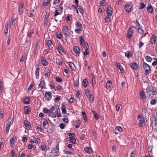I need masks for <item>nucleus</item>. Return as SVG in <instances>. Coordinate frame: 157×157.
Listing matches in <instances>:
<instances>
[{
  "label": "nucleus",
  "instance_id": "nucleus-1",
  "mask_svg": "<svg viewBox=\"0 0 157 157\" xmlns=\"http://www.w3.org/2000/svg\"><path fill=\"white\" fill-rule=\"evenodd\" d=\"M153 87L152 86H150L148 87L147 89V96L149 98H152L154 95L153 93H154L156 92V90H152Z\"/></svg>",
  "mask_w": 157,
  "mask_h": 157
},
{
  "label": "nucleus",
  "instance_id": "nucleus-2",
  "mask_svg": "<svg viewBox=\"0 0 157 157\" xmlns=\"http://www.w3.org/2000/svg\"><path fill=\"white\" fill-rule=\"evenodd\" d=\"M143 66L145 71L144 75H147L151 71V69L149 65L145 62H144L143 64Z\"/></svg>",
  "mask_w": 157,
  "mask_h": 157
},
{
  "label": "nucleus",
  "instance_id": "nucleus-3",
  "mask_svg": "<svg viewBox=\"0 0 157 157\" xmlns=\"http://www.w3.org/2000/svg\"><path fill=\"white\" fill-rule=\"evenodd\" d=\"M62 30L65 37H66V40H67V37L69 36V32L67 27L66 26H63Z\"/></svg>",
  "mask_w": 157,
  "mask_h": 157
},
{
  "label": "nucleus",
  "instance_id": "nucleus-4",
  "mask_svg": "<svg viewBox=\"0 0 157 157\" xmlns=\"http://www.w3.org/2000/svg\"><path fill=\"white\" fill-rule=\"evenodd\" d=\"M51 91H46L45 92L44 97L48 101L50 100L52 97L51 94Z\"/></svg>",
  "mask_w": 157,
  "mask_h": 157
},
{
  "label": "nucleus",
  "instance_id": "nucleus-5",
  "mask_svg": "<svg viewBox=\"0 0 157 157\" xmlns=\"http://www.w3.org/2000/svg\"><path fill=\"white\" fill-rule=\"evenodd\" d=\"M106 11L107 14V16L111 17L112 16L113 14V12L111 10V7L110 6H108L106 9Z\"/></svg>",
  "mask_w": 157,
  "mask_h": 157
},
{
  "label": "nucleus",
  "instance_id": "nucleus-6",
  "mask_svg": "<svg viewBox=\"0 0 157 157\" xmlns=\"http://www.w3.org/2000/svg\"><path fill=\"white\" fill-rule=\"evenodd\" d=\"M41 63L44 66H47L48 64V62L45 60V58L43 56L40 57Z\"/></svg>",
  "mask_w": 157,
  "mask_h": 157
},
{
  "label": "nucleus",
  "instance_id": "nucleus-7",
  "mask_svg": "<svg viewBox=\"0 0 157 157\" xmlns=\"http://www.w3.org/2000/svg\"><path fill=\"white\" fill-rule=\"evenodd\" d=\"M129 66L131 68L135 70H137L139 67L138 64L135 63H131L130 64Z\"/></svg>",
  "mask_w": 157,
  "mask_h": 157
},
{
  "label": "nucleus",
  "instance_id": "nucleus-8",
  "mask_svg": "<svg viewBox=\"0 0 157 157\" xmlns=\"http://www.w3.org/2000/svg\"><path fill=\"white\" fill-rule=\"evenodd\" d=\"M148 114L147 109L146 107H143L142 109V114L144 117H146Z\"/></svg>",
  "mask_w": 157,
  "mask_h": 157
},
{
  "label": "nucleus",
  "instance_id": "nucleus-9",
  "mask_svg": "<svg viewBox=\"0 0 157 157\" xmlns=\"http://www.w3.org/2000/svg\"><path fill=\"white\" fill-rule=\"evenodd\" d=\"M73 50L77 56H78L80 53V48L77 46H74L73 48Z\"/></svg>",
  "mask_w": 157,
  "mask_h": 157
},
{
  "label": "nucleus",
  "instance_id": "nucleus-10",
  "mask_svg": "<svg viewBox=\"0 0 157 157\" xmlns=\"http://www.w3.org/2000/svg\"><path fill=\"white\" fill-rule=\"evenodd\" d=\"M17 138L15 136H13L10 139V146L11 147H12L14 146L15 142L14 141H16Z\"/></svg>",
  "mask_w": 157,
  "mask_h": 157
},
{
  "label": "nucleus",
  "instance_id": "nucleus-11",
  "mask_svg": "<svg viewBox=\"0 0 157 157\" xmlns=\"http://www.w3.org/2000/svg\"><path fill=\"white\" fill-rule=\"evenodd\" d=\"M150 42L152 44H155V43L156 42V37L155 35L154 34H152L151 35Z\"/></svg>",
  "mask_w": 157,
  "mask_h": 157
},
{
  "label": "nucleus",
  "instance_id": "nucleus-12",
  "mask_svg": "<svg viewBox=\"0 0 157 157\" xmlns=\"http://www.w3.org/2000/svg\"><path fill=\"white\" fill-rule=\"evenodd\" d=\"M36 69L35 71L36 78L37 79L39 78V72L40 71L39 66L38 65L36 66Z\"/></svg>",
  "mask_w": 157,
  "mask_h": 157
},
{
  "label": "nucleus",
  "instance_id": "nucleus-13",
  "mask_svg": "<svg viewBox=\"0 0 157 157\" xmlns=\"http://www.w3.org/2000/svg\"><path fill=\"white\" fill-rule=\"evenodd\" d=\"M140 95L141 100L143 101H145L146 100V96L143 90H141L140 91Z\"/></svg>",
  "mask_w": 157,
  "mask_h": 157
},
{
  "label": "nucleus",
  "instance_id": "nucleus-14",
  "mask_svg": "<svg viewBox=\"0 0 157 157\" xmlns=\"http://www.w3.org/2000/svg\"><path fill=\"white\" fill-rule=\"evenodd\" d=\"M13 124V121L8 122L6 127V133L7 134H8L10 129V127L11 125Z\"/></svg>",
  "mask_w": 157,
  "mask_h": 157
},
{
  "label": "nucleus",
  "instance_id": "nucleus-15",
  "mask_svg": "<svg viewBox=\"0 0 157 157\" xmlns=\"http://www.w3.org/2000/svg\"><path fill=\"white\" fill-rule=\"evenodd\" d=\"M57 48L58 52L60 54L62 55L65 54V52L63 50V48L61 45H59Z\"/></svg>",
  "mask_w": 157,
  "mask_h": 157
},
{
  "label": "nucleus",
  "instance_id": "nucleus-16",
  "mask_svg": "<svg viewBox=\"0 0 157 157\" xmlns=\"http://www.w3.org/2000/svg\"><path fill=\"white\" fill-rule=\"evenodd\" d=\"M67 63L69 65L71 69L74 71H76V68L74 64V63L71 62H67Z\"/></svg>",
  "mask_w": 157,
  "mask_h": 157
},
{
  "label": "nucleus",
  "instance_id": "nucleus-17",
  "mask_svg": "<svg viewBox=\"0 0 157 157\" xmlns=\"http://www.w3.org/2000/svg\"><path fill=\"white\" fill-rule=\"evenodd\" d=\"M39 87L41 88V90L43 89H46L45 86V83L44 80H42L40 81L39 83Z\"/></svg>",
  "mask_w": 157,
  "mask_h": 157
},
{
  "label": "nucleus",
  "instance_id": "nucleus-18",
  "mask_svg": "<svg viewBox=\"0 0 157 157\" xmlns=\"http://www.w3.org/2000/svg\"><path fill=\"white\" fill-rule=\"evenodd\" d=\"M59 146H57L55 147L52 149V152L54 153V155H58L59 151Z\"/></svg>",
  "mask_w": 157,
  "mask_h": 157
},
{
  "label": "nucleus",
  "instance_id": "nucleus-19",
  "mask_svg": "<svg viewBox=\"0 0 157 157\" xmlns=\"http://www.w3.org/2000/svg\"><path fill=\"white\" fill-rule=\"evenodd\" d=\"M131 8V6L130 5H127L124 6L125 10L127 13H129L130 12Z\"/></svg>",
  "mask_w": 157,
  "mask_h": 157
},
{
  "label": "nucleus",
  "instance_id": "nucleus-20",
  "mask_svg": "<svg viewBox=\"0 0 157 157\" xmlns=\"http://www.w3.org/2000/svg\"><path fill=\"white\" fill-rule=\"evenodd\" d=\"M24 4H21L19 7V14L21 15L23 12Z\"/></svg>",
  "mask_w": 157,
  "mask_h": 157
},
{
  "label": "nucleus",
  "instance_id": "nucleus-21",
  "mask_svg": "<svg viewBox=\"0 0 157 157\" xmlns=\"http://www.w3.org/2000/svg\"><path fill=\"white\" fill-rule=\"evenodd\" d=\"M66 106L65 105H64L63 103L61 104V109L62 113L63 114H65L66 113L67 111L66 109Z\"/></svg>",
  "mask_w": 157,
  "mask_h": 157
},
{
  "label": "nucleus",
  "instance_id": "nucleus-22",
  "mask_svg": "<svg viewBox=\"0 0 157 157\" xmlns=\"http://www.w3.org/2000/svg\"><path fill=\"white\" fill-rule=\"evenodd\" d=\"M9 25V22L7 21L6 23V25L4 31V33L5 34H7L8 31V26Z\"/></svg>",
  "mask_w": 157,
  "mask_h": 157
},
{
  "label": "nucleus",
  "instance_id": "nucleus-23",
  "mask_svg": "<svg viewBox=\"0 0 157 157\" xmlns=\"http://www.w3.org/2000/svg\"><path fill=\"white\" fill-rule=\"evenodd\" d=\"M24 110L25 111V113L26 114H28L31 111V109L28 106H27L24 107Z\"/></svg>",
  "mask_w": 157,
  "mask_h": 157
},
{
  "label": "nucleus",
  "instance_id": "nucleus-24",
  "mask_svg": "<svg viewBox=\"0 0 157 157\" xmlns=\"http://www.w3.org/2000/svg\"><path fill=\"white\" fill-rule=\"evenodd\" d=\"M30 99L29 97H26L23 100V101L25 104L28 105L29 104Z\"/></svg>",
  "mask_w": 157,
  "mask_h": 157
},
{
  "label": "nucleus",
  "instance_id": "nucleus-25",
  "mask_svg": "<svg viewBox=\"0 0 157 157\" xmlns=\"http://www.w3.org/2000/svg\"><path fill=\"white\" fill-rule=\"evenodd\" d=\"M88 84V82L86 79H83L82 82V84L84 88H86Z\"/></svg>",
  "mask_w": 157,
  "mask_h": 157
},
{
  "label": "nucleus",
  "instance_id": "nucleus-26",
  "mask_svg": "<svg viewBox=\"0 0 157 157\" xmlns=\"http://www.w3.org/2000/svg\"><path fill=\"white\" fill-rule=\"evenodd\" d=\"M24 125L27 128H30L31 127L30 123L27 120H25L24 122Z\"/></svg>",
  "mask_w": 157,
  "mask_h": 157
},
{
  "label": "nucleus",
  "instance_id": "nucleus-27",
  "mask_svg": "<svg viewBox=\"0 0 157 157\" xmlns=\"http://www.w3.org/2000/svg\"><path fill=\"white\" fill-rule=\"evenodd\" d=\"M147 10L148 13H152L153 12V8L151 4H149L148 6L147 7Z\"/></svg>",
  "mask_w": 157,
  "mask_h": 157
},
{
  "label": "nucleus",
  "instance_id": "nucleus-28",
  "mask_svg": "<svg viewBox=\"0 0 157 157\" xmlns=\"http://www.w3.org/2000/svg\"><path fill=\"white\" fill-rule=\"evenodd\" d=\"M46 44L47 45L48 48H52L53 46L52 45V42L50 40H48L46 42Z\"/></svg>",
  "mask_w": 157,
  "mask_h": 157
},
{
  "label": "nucleus",
  "instance_id": "nucleus-29",
  "mask_svg": "<svg viewBox=\"0 0 157 157\" xmlns=\"http://www.w3.org/2000/svg\"><path fill=\"white\" fill-rule=\"evenodd\" d=\"M92 112L95 119L97 120H98L99 119V116L98 115V114L94 111L92 110Z\"/></svg>",
  "mask_w": 157,
  "mask_h": 157
},
{
  "label": "nucleus",
  "instance_id": "nucleus-30",
  "mask_svg": "<svg viewBox=\"0 0 157 157\" xmlns=\"http://www.w3.org/2000/svg\"><path fill=\"white\" fill-rule=\"evenodd\" d=\"M132 55V54L128 51H127L125 53V56L128 58L131 57Z\"/></svg>",
  "mask_w": 157,
  "mask_h": 157
},
{
  "label": "nucleus",
  "instance_id": "nucleus-31",
  "mask_svg": "<svg viewBox=\"0 0 157 157\" xmlns=\"http://www.w3.org/2000/svg\"><path fill=\"white\" fill-rule=\"evenodd\" d=\"M61 13H59V12H58L57 10H56L55 11V13L54 14V15H53V17L54 18H55L54 20L56 21H58V20H57L56 18V17L59 14H61Z\"/></svg>",
  "mask_w": 157,
  "mask_h": 157
},
{
  "label": "nucleus",
  "instance_id": "nucleus-32",
  "mask_svg": "<svg viewBox=\"0 0 157 157\" xmlns=\"http://www.w3.org/2000/svg\"><path fill=\"white\" fill-rule=\"evenodd\" d=\"M130 29H128L127 30V36L128 38L129 39H130L132 37V33L130 31Z\"/></svg>",
  "mask_w": 157,
  "mask_h": 157
},
{
  "label": "nucleus",
  "instance_id": "nucleus-33",
  "mask_svg": "<svg viewBox=\"0 0 157 157\" xmlns=\"http://www.w3.org/2000/svg\"><path fill=\"white\" fill-rule=\"evenodd\" d=\"M85 92L86 95L87 97H88L90 96H91V94L90 91L88 89H86L85 90Z\"/></svg>",
  "mask_w": 157,
  "mask_h": 157
},
{
  "label": "nucleus",
  "instance_id": "nucleus-34",
  "mask_svg": "<svg viewBox=\"0 0 157 157\" xmlns=\"http://www.w3.org/2000/svg\"><path fill=\"white\" fill-rule=\"evenodd\" d=\"M78 10H79V12L81 13L82 15L83 14L84 10L83 9L81 5H79L77 7Z\"/></svg>",
  "mask_w": 157,
  "mask_h": 157
},
{
  "label": "nucleus",
  "instance_id": "nucleus-35",
  "mask_svg": "<svg viewBox=\"0 0 157 157\" xmlns=\"http://www.w3.org/2000/svg\"><path fill=\"white\" fill-rule=\"evenodd\" d=\"M75 27L78 29H82V25L79 22L77 21L75 24Z\"/></svg>",
  "mask_w": 157,
  "mask_h": 157
},
{
  "label": "nucleus",
  "instance_id": "nucleus-36",
  "mask_svg": "<svg viewBox=\"0 0 157 157\" xmlns=\"http://www.w3.org/2000/svg\"><path fill=\"white\" fill-rule=\"evenodd\" d=\"M139 121L138 124L139 126L140 127H142L144 121V118L141 119H139Z\"/></svg>",
  "mask_w": 157,
  "mask_h": 157
},
{
  "label": "nucleus",
  "instance_id": "nucleus-37",
  "mask_svg": "<svg viewBox=\"0 0 157 157\" xmlns=\"http://www.w3.org/2000/svg\"><path fill=\"white\" fill-rule=\"evenodd\" d=\"M69 139L71 143L75 144L76 142V140L74 137H69Z\"/></svg>",
  "mask_w": 157,
  "mask_h": 157
},
{
  "label": "nucleus",
  "instance_id": "nucleus-38",
  "mask_svg": "<svg viewBox=\"0 0 157 157\" xmlns=\"http://www.w3.org/2000/svg\"><path fill=\"white\" fill-rule=\"evenodd\" d=\"M79 39V41L80 45H83V43H85V40L84 38L82 36H80V37Z\"/></svg>",
  "mask_w": 157,
  "mask_h": 157
},
{
  "label": "nucleus",
  "instance_id": "nucleus-39",
  "mask_svg": "<svg viewBox=\"0 0 157 157\" xmlns=\"http://www.w3.org/2000/svg\"><path fill=\"white\" fill-rule=\"evenodd\" d=\"M79 84V79L78 78L74 80V85L75 87H76Z\"/></svg>",
  "mask_w": 157,
  "mask_h": 157
},
{
  "label": "nucleus",
  "instance_id": "nucleus-40",
  "mask_svg": "<svg viewBox=\"0 0 157 157\" xmlns=\"http://www.w3.org/2000/svg\"><path fill=\"white\" fill-rule=\"evenodd\" d=\"M82 113L83 115V118H84V120L85 122H86L87 121V116L86 114V113L82 111Z\"/></svg>",
  "mask_w": 157,
  "mask_h": 157
},
{
  "label": "nucleus",
  "instance_id": "nucleus-41",
  "mask_svg": "<svg viewBox=\"0 0 157 157\" xmlns=\"http://www.w3.org/2000/svg\"><path fill=\"white\" fill-rule=\"evenodd\" d=\"M37 129L41 132H44V130L42 129L41 128V126L40 124L38 125L37 127Z\"/></svg>",
  "mask_w": 157,
  "mask_h": 157
},
{
  "label": "nucleus",
  "instance_id": "nucleus-42",
  "mask_svg": "<svg viewBox=\"0 0 157 157\" xmlns=\"http://www.w3.org/2000/svg\"><path fill=\"white\" fill-rule=\"evenodd\" d=\"M152 129L155 130L157 129V123H153L152 124Z\"/></svg>",
  "mask_w": 157,
  "mask_h": 157
},
{
  "label": "nucleus",
  "instance_id": "nucleus-43",
  "mask_svg": "<svg viewBox=\"0 0 157 157\" xmlns=\"http://www.w3.org/2000/svg\"><path fill=\"white\" fill-rule=\"evenodd\" d=\"M34 30H32L30 31L27 33L28 36L30 38L32 36V34L34 33Z\"/></svg>",
  "mask_w": 157,
  "mask_h": 157
},
{
  "label": "nucleus",
  "instance_id": "nucleus-44",
  "mask_svg": "<svg viewBox=\"0 0 157 157\" xmlns=\"http://www.w3.org/2000/svg\"><path fill=\"white\" fill-rule=\"evenodd\" d=\"M146 7V5L143 2H141L139 7L140 9H143Z\"/></svg>",
  "mask_w": 157,
  "mask_h": 157
},
{
  "label": "nucleus",
  "instance_id": "nucleus-45",
  "mask_svg": "<svg viewBox=\"0 0 157 157\" xmlns=\"http://www.w3.org/2000/svg\"><path fill=\"white\" fill-rule=\"evenodd\" d=\"M145 59L147 62H151L152 60V58L149 56H146Z\"/></svg>",
  "mask_w": 157,
  "mask_h": 157
},
{
  "label": "nucleus",
  "instance_id": "nucleus-46",
  "mask_svg": "<svg viewBox=\"0 0 157 157\" xmlns=\"http://www.w3.org/2000/svg\"><path fill=\"white\" fill-rule=\"evenodd\" d=\"M3 85L2 82L1 80H0V94L2 92L3 90Z\"/></svg>",
  "mask_w": 157,
  "mask_h": 157
},
{
  "label": "nucleus",
  "instance_id": "nucleus-47",
  "mask_svg": "<svg viewBox=\"0 0 157 157\" xmlns=\"http://www.w3.org/2000/svg\"><path fill=\"white\" fill-rule=\"evenodd\" d=\"M112 82L110 81H108L106 84L107 88H109L112 85Z\"/></svg>",
  "mask_w": 157,
  "mask_h": 157
},
{
  "label": "nucleus",
  "instance_id": "nucleus-48",
  "mask_svg": "<svg viewBox=\"0 0 157 157\" xmlns=\"http://www.w3.org/2000/svg\"><path fill=\"white\" fill-rule=\"evenodd\" d=\"M4 112L3 110L0 108V118H2L4 117Z\"/></svg>",
  "mask_w": 157,
  "mask_h": 157
},
{
  "label": "nucleus",
  "instance_id": "nucleus-49",
  "mask_svg": "<svg viewBox=\"0 0 157 157\" xmlns=\"http://www.w3.org/2000/svg\"><path fill=\"white\" fill-rule=\"evenodd\" d=\"M82 31V29H80L77 28L75 30V33L77 34L80 33H81Z\"/></svg>",
  "mask_w": 157,
  "mask_h": 157
},
{
  "label": "nucleus",
  "instance_id": "nucleus-50",
  "mask_svg": "<svg viewBox=\"0 0 157 157\" xmlns=\"http://www.w3.org/2000/svg\"><path fill=\"white\" fill-rule=\"evenodd\" d=\"M10 154L11 157H16V154L14 150H13L11 151Z\"/></svg>",
  "mask_w": 157,
  "mask_h": 157
},
{
  "label": "nucleus",
  "instance_id": "nucleus-51",
  "mask_svg": "<svg viewBox=\"0 0 157 157\" xmlns=\"http://www.w3.org/2000/svg\"><path fill=\"white\" fill-rule=\"evenodd\" d=\"M84 151L88 153H90L92 151L91 149L89 147H86L84 148Z\"/></svg>",
  "mask_w": 157,
  "mask_h": 157
},
{
  "label": "nucleus",
  "instance_id": "nucleus-52",
  "mask_svg": "<svg viewBox=\"0 0 157 157\" xmlns=\"http://www.w3.org/2000/svg\"><path fill=\"white\" fill-rule=\"evenodd\" d=\"M100 4L102 6H104L107 5V2L105 0H102L101 1Z\"/></svg>",
  "mask_w": 157,
  "mask_h": 157
},
{
  "label": "nucleus",
  "instance_id": "nucleus-53",
  "mask_svg": "<svg viewBox=\"0 0 157 157\" xmlns=\"http://www.w3.org/2000/svg\"><path fill=\"white\" fill-rule=\"evenodd\" d=\"M83 48L85 50L88 49L89 48V46L87 42H86L84 44Z\"/></svg>",
  "mask_w": 157,
  "mask_h": 157
},
{
  "label": "nucleus",
  "instance_id": "nucleus-54",
  "mask_svg": "<svg viewBox=\"0 0 157 157\" xmlns=\"http://www.w3.org/2000/svg\"><path fill=\"white\" fill-rule=\"evenodd\" d=\"M56 114L57 115V116L58 117H59L61 116V114L60 113V111L59 109H57L56 110Z\"/></svg>",
  "mask_w": 157,
  "mask_h": 157
},
{
  "label": "nucleus",
  "instance_id": "nucleus-55",
  "mask_svg": "<svg viewBox=\"0 0 157 157\" xmlns=\"http://www.w3.org/2000/svg\"><path fill=\"white\" fill-rule=\"evenodd\" d=\"M136 29V27L134 26H132L129 29H130V31L131 32L132 34H133V32L134 31V29Z\"/></svg>",
  "mask_w": 157,
  "mask_h": 157
},
{
  "label": "nucleus",
  "instance_id": "nucleus-56",
  "mask_svg": "<svg viewBox=\"0 0 157 157\" xmlns=\"http://www.w3.org/2000/svg\"><path fill=\"white\" fill-rule=\"evenodd\" d=\"M88 98H89V100L91 102V103H93L94 101V97L93 96H92L91 95V96H89Z\"/></svg>",
  "mask_w": 157,
  "mask_h": 157
},
{
  "label": "nucleus",
  "instance_id": "nucleus-57",
  "mask_svg": "<svg viewBox=\"0 0 157 157\" xmlns=\"http://www.w3.org/2000/svg\"><path fill=\"white\" fill-rule=\"evenodd\" d=\"M109 17L107 16V17L105 18V21L106 23H108L110 21L111 19Z\"/></svg>",
  "mask_w": 157,
  "mask_h": 157
},
{
  "label": "nucleus",
  "instance_id": "nucleus-58",
  "mask_svg": "<svg viewBox=\"0 0 157 157\" xmlns=\"http://www.w3.org/2000/svg\"><path fill=\"white\" fill-rule=\"evenodd\" d=\"M118 68L120 70V72L121 73L123 74L124 73V71L123 69V67L121 66L120 67H118Z\"/></svg>",
  "mask_w": 157,
  "mask_h": 157
},
{
  "label": "nucleus",
  "instance_id": "nucleus-59",
  "mask_svg": "<svg viewBox=\"0 0 157 157\" xmlns=\"http://www.w3.org/2000/svg\"><path fill=\"white\" fill-rule=\"evenodd\" d=\"M19 155L20 157H25L24 153L20 151L19 153Z\"/></svg>",
  "mask_w": 157,
  "mask_h": 157
},
{
  "label": "nucleus",
  "instance_id": "nucleus-60",
  "mask_svg": "<svg viewBox=\"0 0 157 157\" xmlns=\"http://www.w3.org/2000/svg\"><path fill=\"white\" fill-rule=\"evenodd\" d=\"M157 103V100L155 99H152L151 101V105L155 104Z\"/></svg>",
  "mask_w": 157,
  "mask_h": 157
},
{
  "label": "nucleus",
  "instance_id": "nucleus-61",
  "mask_svg": "<svg viewBox=\"0 0 157 157\" xmlns=\"http://www.w3.org/2000/svg\"><path fill=\"white\" fill-rule=\"evenodd\" d=\"M60 97L57 96L54 99V101L55 103L58 102L60 100Z\"/></svg>",
  "mask_w": 157,
  "mask_h": 157
},
{
  "label": "nucleus",
  "instance_id": "nucleus-62",
  "mask_svg": "<svg viewBox=\"0 0 157 157\" xmlns=\"http://www.w3.org/2000/svg\"><path fill=\"white\" fill-rule=\"evenodd\" d=\"M55 79L56 82H62V79L59 77H56Z\"/></svg>",
  "mask_w": 157,
  "mask_h": 157
},
{
  "label": "nucleus",
  "instance_id": "nucleus-63",
  "mask_svg": "<svg viewBox=\"0 0 157 157\" xmlns=\"http://www.w3.org/2000/svg\"><path fill=\"white\" fill-rule=\"evenodd\" d=\"M138 32L140 34H143L144 33V30L141 28H140L138 29Z\"/></svg>",
  "mask_w": 157,
  "mask_h": 157
},
{
  "label": "nucleus",
  "instance_id": "nucleus-64",
  "mask_svg": "<svg viewBox=\"0 0 157 157\" xmlns=\"http://www.w3.org/2000/svg\"><path fill=\"white\" fill-rule=\"evenodd\" d=\"M48 21V19L46 18H44V25H47Z\"/></svg>",
  "mask_w": 157,
  "mask_h": 157
}]
</instances>
